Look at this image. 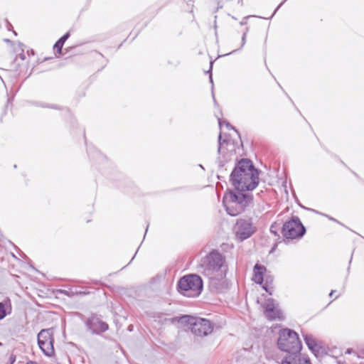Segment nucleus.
<instances>
[{
    "instance_id": "f257e3e1",
    "label": "nucleus",
    "mask_w": 364,
    "mask_h": 364,
    "mask_svg": "<svg viewBox=\"0 0 364 364\" xmlns=\"http://www.w3.org/2000/svg\"><path fill=\"white\" fill-rule=\"evenodd\" d=\"M230 180L237 191H251L258 184V171L250 160L243 159L238 162L232 171Z\"/></svg>"
},
{
    "instance_id": "f03ea898",
    "label": "nucleus",
    "mask_w": 364,
    "mask_h": 364,
    "mask_svg": "<svg viewBox=\"0 0 364 364\" xmlns=\"http://www.w3.org/2000/svg\"><path fill=\"white\" fill-rule=\"evenodd\" d=\"M198 268L201 274L210 279L223 278L225 272L224 258L219 252L213 251L201 259Z\"/></svg>"
},
{
    "instance_id": "7ed1b4c3",
    "label": "nucleus",
    "mask_w": 364,
    "mask_h": 364,
    "mask_svg": "<svg viewBox=\"0 0 364 364\" xmlns=\"http://www.w3.org/2000/svg\"><path fill=\"white\" fill-rule=\"evenodd\" d=\"M223 202L227 213L232 216H236L252 205V196L241 191H230L225 194Z\"/></svg>"
},
{
    "instance_id": "20e7f679",
    "label": "nucleus",
    "mask_w": 364,
    "mask_h": 364,
    "mask_svg": "<svg viewBox=\"0 0 364 364\" xmlns=\"http://www.w3.org/2000/svg\"><path fill=\"white\" fill-rule=\"evenodd\" d=\"M180 291L186 296H198L203 289L201 278L196 274H189L182 277L178 284Z\"/></svg>"
},
{
    "instance_id": "39448f33",
    "label": "nucleus",
    "mask_w": 364,
    "mask_h": 364,
    "mask_svg": "<svg viewBox=\"0 0 364 364\" xmlns=\"http://www.w3.org/2000/svg\"><path fill=\"white\" fill-rule=\"evenodd\" d=\"M278 346L282 350L291 353L299 351L301 348L298 334L289 329L281 331Z\"/></svg>"
},
{
    "instance_id": "423d86ee",
    "label": "nucleus",
    "mask_w": 364,
    "mask_h": 364,
    "mask_svg": "<svg viewBox=\"0 0 364 364\" xmlns=\"http://www.w3.org/2000/svg\"><path fill=\"white\" fill-rule=\"evenodd\" d=\"M186 321L191 325V331L196 336H205L213 331V325L209 320L202 318L185 316Z\"/></svg>"
},
{
    "instance_id": "0eeeda50",
    "label": "nucleus",
    "mask_w": 364,
    "mask_h": 364,
    "mask_svg": "<svg viewBox=\"0 0 364 364\" xmlns=\"http://www.w3.org/2000/svg\"><path fill=\"white\" fill-rule=\"evenodd\" d=\"M305 232V228L298 218H293L286 222L282 228V233L286 238L294 239L301 237Z\"/></svg>"
},
{
    "instance_id": "6e6552de",
    "label": "nucleus",
    "mask_w": 364,
    "mask_h": 364,
    "mask_svg": "<svg viewBox=\"0 0 364 364\" xmlns=\"http://www.w3.org/2000/svg\"><path fill=\"white\" fill-rule=\"evenodd\" d=\"M255 227L250 219H240L235 225V232L241 240L250 237L255 231Z\"/></svg>"
},
{
    "instance_id": "1a4fd4ad",
    "label": "nucleus",
    "mask_w": 364,
    "mask_h": 364,
    "mask_svg": "<svg viewBox=\"0 0 364 364\" xmlns=\"http://www.w3.org/2000/svg\"><path fill=\"white\" fill-rule=\"evenodd\" d=\"M264 313L267 318L270 320L280 318L281 312L272 299H267L264 304Z\"/></svg>"
},
{
    "instance_id": "9d476101",
    "label": "nucleus",
    "mask_w": 364,
    "mask_h": 364,
    "mask_svg": "<svg viewBox=\"0 0 364 364\" xmlns=\"http://www.w3.org/2000/svg\"><path fill=\"white\" fill-rule=\"evenodd\" d=\"M282 364H311V362L307 355L294 353L287 356Z\"/></svg>"
},
{
    "instance_id": "9b49d317",
    "label": "nucleus",
    "mask_w": 364,
    "mask_h": 364,
    "mask_svg": "<svg viewBox=\"0 0 364 364\" xmlns=\"http://www.w3.org/2000/svg\"><path fill=\"white\" fill-rule=\"evenodd\" d=\"M266 272V268L263 265L255 264L254 267V274L252 279L257 284H262L263 282L264 273Z\"/></svg>"
},
{
    "instance_id": "f8f14e48",
    "label": "nucleus",
    "mask_w": 364,
    "mask_h": 364,
    "mask_svg": "<svg viewBox=\"0 0 364 364\" xmlns=\"http://www.w3.org/2000/svg\"><path fill=\"white\" fill-rule=\"evenodd\" d=\"M304 341L309 348L316 355L318 353L320 346L311 335H304Z\"/></svg>"
},
{
    "instance_id": "ddd939ff",
    "label": "nucleus",
    "mask_w": 364,
    "mask_h": 364,
    "mask_svg": "<svg viewBox=\"0 0 364 364\" xmlns=\"http://www.w3.org/2000/svg\"><path fill=\"white\" fill-rule=\"evenodd\" d=\"M54 340L53 336V330L51 328L43 329L38 334V344H41L43 342H48Z\"/></svg>"
},
{
    "instance_id": "4468645a",
    "label": "nucleus",
    "mask_w": 364,
    "mask_h": 364,
    "mask_svg": "<svg viewBox=\"0 0 364 364\" xmlns=\"http://www.w3.org/2000/svg\"><path fill=\"white\" fill-rule=\"evenodd\" d=\"M53 342L54 340H52L46 343L41 342V344L38 345L39 348L46 356L51 357L54 355Z\"/></svg>"
},
{
    "instance_id": "2eb2a0df",
    "label": "nucleus",
    "mask_w": 364,
    "mask_h": 364,
    "mask_svg": "<svg viewBox=\"0 0 364 364\" xmlns=\"http://www.w3.org/2000/svg\"><path fill=\"white\" fill-rule=\"evenodd\" d=\"M6 316L5 304L0 303V320L3 319Z\"/></svg>"
},
{
    "instance_id": "dca6fc26",
    "label": "nucleus",
    "mask_w": 364,
    "mask_h": 364,
    "mask_svg": "<svg viewBox=\"0 0 364 364\" xmlns=\"http://www.w3.org/2000/svg\"><path fill=\"white\" fill-rule=\"evenodd\" d=\"M63 44L60 42L57 41L55 44L54 45V49L56 50L59 53H61V50L63 48Z\"/></svg>"
},
{
    "instance_id": "f3484780",
    "label": "nucleus",
    "mask_w": 364,
    "mask_h": 364,
    "mask_svg": "<svg viewBox=\"0 0 364 364\" xmlns=\"http://www.w3.org/2000/svg\"><path fill=\"white\" fill-rule=\"evenodd\" d=\"M69 36H70L69 33H67L63 36H62L58 41L60 42L63 44H64V43L69 38Z\"/></svg>"
},
{
    "instance_id": "a211bd4d",
    "label": "nucleus",
    "mask_w": 364,
    "mask_h": 364,
    "mask_svg": "<svg viewBox=\"0 0 364 364\" xmlns=\"http://www.w3.org/2000/svg\"><path fill=\"white\" fill-rule=\"evenodd\" d=\"M69 36H70L69 33H67L63 36H62L58 41L60 42L63 44H64V43L69 38Z\"/></svg>"
},
{
    "instance_id": "6ab92c4d",
    "label": "nucleus",
    "mask_w": 364,
    "mask_h": 364,
    "mask_svg": "<svg viewBox=\"0 0 364 364\" xmlns=\"http://www.w3.org/2000/svg\"><path fill=\"white\" fill-rule=\"evenodd\" d=\"M100 328H101V331H105L106 330L108 329V325L105 323L102 322L100 323Z\"/></svg>"
},
{
    "instance_id": "aec40b11",
    "label": "nucleus",
    "mask_w": 364,
    "mask_h": 364,
    "mask_svg": "<svg viewBox=\"0 0 364 364\" xmlns=\"http://www.w3.org/2000/svg\"><path fill=\"white\" fill-rule=\"evenodd\" d=\"M246 42V33H244L242 38V45L241 47L244 46Z\"/></svg>"
},
{
    "instance_id": "412c9836",
    "label": "nucleus",
    "mask_w": 364,
    "mask_h": 364,
    "mask_svg": "<svg viewBox=\"0 0 364 364\" xmlns=\"http://www.w3.org/2000/svg\"><path fill=\"white\" fill-rule=\"evenodd\" d=\"M352 352H353V349L352 348H348V349L346 350V354H350Z\"/></svg>"
},
{
    "instance_id": "4be33fe9",
    "label": "nucleus",
    "mask_w": 364,
    "mask_h": 364,
    "mask_svg": "<svg viewBox=\"0 0 364 364\" xmlns=\"http://www.w3.org/2000/svg\"><path fill=\"white\" fill-rule=\"evenodd\" d=\"M26 364H38V363H36V362H35V361H31V360H30V361L27 362V363H26Z\"/></svg>"
},
{
    "instance_id": "5701e85b",
    "label": "nucleus",
    "mask_w": 364,
    "mask_h": 364,
    "mask_svg": "<svg viewBox=\"0 0 364 364\" xmlns=\"http://www.w3.org/2000/svg\"><path fill=\"white\" fill-rule=\"evenodd\" d=\"M10 361H11L10 364H13V363L15 361V358L11 357Z\"/></svg>"
},
{
    "instance_id": "b1692460",
    "label": "nucleus",
    "mask_w": 364,
    "mask_h": 364,
    "mask_svg": "<svg viewBox=\"0 0 364 364\" xmlns=\"http://www.w3.org/2000/svg\"><path fill=\"white\" fill-rule=\"evenodd\" d=\"M20 58L22 59V60H24V58H25V55L23 53V54H20L19 55Z\"/></svg>"
},
{
    "instance_id": "393cba45",
    "label": "nucleus",
    "mask_w": 364,
    "mask_h": 364,
    "mask_svg": "<svg viewBox=\"0 0 364 364\" xmlns=\"http://www.w3.org/2000/svg\"><path fill=\"white\" fill-rule=\"evenodd\" d=\"M334 292H335V291H334V290H332V291H331V293L329 294V296H333V294H334Z\"/></svg>"
},
{
    "instance_id": "a878e982",
    "label": "nucleus",
    "mask_w": 364,
    "mask_h": 364,
    "mask_svg": "<svg viewBox=\"0 0 364 364\" xmlns=\"http://www.w3.org/2000/svg\"><path fill=\"white\" fill-rule=\"evenodd\" d=\"M220 139H221V135L219 136V144H220V145L221 144Z\"/></svg>"
},
{
    "instance_id": "bb28decb",
    "label": "nucleus",
    "mask_w": 364,
    "mask_h": 364,
    "mask_svg": "<svg viewBox=\"0 0 364 364\" xmlns=\"http://www.w3.org/2000/svg\"><path fill=\"white\" fill-rule=\"evenodd\" d=\"M4 41H6V42H7V43L11 42L9 39H4Z\"/></svg>"
}]
</instances>
